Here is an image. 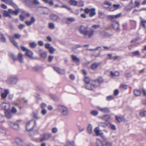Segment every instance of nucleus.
<instances>
[{"instance_id": "nucleus-1", "label": "nucleus", "mask_w": 146, "mask_h": 146, "mask_svg": "<svg viewBox=\"0 0 146 146\" xmlns=\"http://www.w3.org/2000/svg\"><path fill=\"white\" fill-rule=\"evenodd\" d=\"M79 32L84 35V37L86 38H92L94 36L95 31L91 29H89L88 27L81 25L78 28Z\"/></svg>"}, {"instance_id": "nucleus-2", "label": "nucleus", "mask_w": 146, "mask_h": 146, "mask_svg": "<svg viewBox=\"0 0 146 146\" xmlns=\"http://www.w3.org/2000/svg\"><path fill=\"white\" fill-rule=\"evenodd\" d=\"M58 108L62 115L64 116L68 115V110L67 108L65 106L60 105L58 106Z\"/></svg>"}, {"instance_id": "nucleus-3", "label": "nucleus", "mask_w": 146, "mask_h": 146, "mask_svg": "<svg viewBox=\"0 0 146 146\" xmlns=\"http://www.w3.org/2000/svg\"><path fill=\"white\" fill-rule=\"evenodd\" d=\"M36 124L35 121L33 119L29 121L26 124V130L28 131H31L33 128Z\"/></svg>"}, {"instance_id": "nucleus-4", "label": "nucleus", "mask_w": 146, "mask_h": 146, "mask_svg": "<svg viewBox=\"0 0 146 146\" xmlns=\"http://www.w3.org/2000/svg\"><path fill=\"white\" fill-rule=\"evenodd\" d=\"M18 78L16 76L9 77L6 80V82L9 84H15L18 81Z\"/></svg>"}, {"instance_id": "nucleus-5", "label": "nucleus", "mask_w": 146, "mask_h": 146, "mask_svg": "<svg viewBox=\"0 0 146 146\" xmlns=\"http://www.w3.org/2000/svg\"><path fill=\"white\" fill-rule=\"evenodd\" d=\"M7 123L11 128L15 131H18L19 130L20 127L18 124L10 121H8Z\"/></svg>"}, {"instance_id": "nucleus-6", "label": "nucleus", "mask_w": 146, "mask_h": 146, "mask_svg": "<svg viewBox=\"0 0 146 146\" xmlns=\"http://www.w3.org/2000/svg\"><path fill=\"white\" fill-rule=\"evenodd\" d=\"M7 123L11 128L15 131H18L19 130L20 127L18 124L10 121H8Z\"/></svg>"}, {"instance_id": "nucleus-7", "label": "nucleus", "mask_w": 146, "mask_h": 146, "mask_svg": "<svg viewBox=\"0 0 146 146\" xmlns=\"http://www.w3.org/2000/svg\"><path fill=\"white\" fill-rule=\"evenodd\" d=\"M76 19L74 17H68L63 19H62V22L64 23H65L67 24H70L71 23L74 22Z\"/></svg>"}, {"instance_id": "nucleus-8", "label": "nucleus", "mask_w": 146, "mask_h": 146, "mask_svg": "<svg viewBox=\"0 0 146 146\" xmlns=\"http://www.w3.org/2000/svg\"><path fill=\"white\" fill-rule=\"evenodd\" d=\"M52 135L50 133H47L43 134L41 138L40 139V141L42 142L48 140L49 138L52 137Z\"/></svg>"}, {"instance_id": "nucleus-9", "label": "nucleus", "mask_w": 146, "mask_h": 146, "mask_svg": "<svg viewBox=\"0 0 146 146\" xmlns=\"http://www.w3.org/2000/svg\"><path fill=\"white\" fill-rule=\"evenodd\" d=\"M50 18L54 21L57 22H59L60 20V19L57 15L54 14H51L50 16Z\"/></svg>"}, {"instance_id": "nucleus-10", "label": "nucleus", "mask_w": 146, "mask_h": 146, "mask_svg": "<svg viewBox=\"0 0 146 146\" xmlns=\"http://www.w3.org/2000/svg\"><path fill=\"white\" fill-rule=\"evenodd\" d=\"M33 1H34V2L32 1V2H30L29 1H26V5L29 7H34V4H39L40 3L38 0H33Z\"/></svg>"}, {"instance_id": "nucleus-11", "label": "nucleus", "mask_w": 146, "mask_h": 146, "mask_svg": "<svg viewBox=\"0 0 146 146\" xmlns=\"http://www.w3.org/2000/svg\"><path fill=\"white\" fill-rule=\"evenodd\" d=\"M15 141L18 145L20 146H26L24 143L23 140L21 138H17L15 139Z\"/></svg>"}, {"instance_id": "nucleus-12", "label": "nucleus", "mask_w": 146, "mask_h": 146, "mask_svg": "<svg viewBox=\"0 0 146 146\" xmlns=\"http://www.w3.org/2000/svg\"><path fill=\"white\" fill-rule=\"evenodd\" d=\"M1 108L6 111H8L10 108V105L9 104L3 102L1 104Z\"/></svg>"}, {"instance_id": "nucleus-13", "label": "nucleus", "mask_w": 146, "mask_h": 146, "mask_svg": "<svg viewBox=\"0 0 146 146\" xmlns=\"http://www.w3.org/2000/svg\"><path fill=\"white\" fill-rule=\"evenodd\" d=\"M122 15L121 13H119L115 15H110V20L111 21H115L117 19L119 18Z\"/></svg>"}, {"instance_id": "nucleus-14", "label": "nucleus", "mask_w": 146, "mask_h": 146, "mask_svg": "<svg viewBox=\"0 0 146 146\" xmlns=\"http://www.w3.org/2000/svg\"><path fill=\"white\" fill-rule=\"evenodd\" d=\"M112 27L115 30L119 31L120 29L119 28V25L118 23L115 22L111 25Z\"/></svg>"}, {"instance_id": "nucleus-15", "label": "nucleus", "mask_w": 146, "mask_h": 146, "mask_svg": "<svg viewBox=\"0 0 146 146\" xmlns=\"http://www.w3.org/2000/svg\"><path fill=\"white\" fill-rule=\"evenodd\" d=\"M96 145L97 146H104L105 145L109 146L110 143H106L105 145L103 144L102 142L100 140L97 139L96 142Z\"/></svg>"}, {"instance_id": "nucleus-16", "label": "nucleus", "mask_w": 146, "mask_h": 146, "mask_svg": "<svg viewBox=\"0 0 146 146\" xmlns=\"http://www.w3.org/2000/svg\"><path fill=\"white\" fill-rule=\"evenodd\" d=\"M5 113V117L8 119L11 118L13 117L12 113L9 110L6 111Z\"/></svg>"}, {"instance_id": "nucleus-17", "label": "nucleus", "mask_w": 146, "mask_h": 146, "mask_svg": "<svg viewBox=\"0 0 146 146\" xmlns=\"http://www.w3.org/2000/svg\"><path fill=\"white\" fill-rule=\"evenodd\" d=\"M8 11L10 14L11 15H18L19 13V11L18 9L15 10H13L12 9H9L8 10Z\"/></svg>"}, {"instance_id": "nucleus-18", "label": "nucleus", "mask_w": 146, "mask_h": 146, "mask_svg": "<svg viewBox=\"0 0 146 146\" xmlns=\"http://www.w3.org/2000/svg\"><path fill=\"white\" fill-rule=\"evenodd\" d=\"M100 64V63L99 62H96L94 63L91 66L92 69L94 70H96L97 67L99 66Z\"/></svg>"}, {"instance_id": "nucleus-19", "label": "nucleus", "mask_w": 146, "mask_h": 146, "mask_svg": "<svg viewBox=\"0 0 146 146\" xmlns=\"http://www.w3.org/2000/svg\"><path fill=\"white\" fill-rule=\"evenodd\" d=\"M120 5L119 4H114L112 7L110 8V11H113L119 8Z\"/></svg>"}, {"instance_id": "nucleus-20", "label": "nucleus", "mask_w": 146, "mask_h": 146, "mask_svg": "<svg viewBox=\"0 0 146 146\" xmlns=\"http://www.w3.org/2000/svg\"><path fill=\"white\" fill-rule=\"evenodd\" d=\"M102 118L104 119L106 123H108L110 124L109 119H110V115H105L101 117Z\"/></svg>"}, {"instance_id": "nucleus-21", "label": "nucleus", "mask_w": 146, "mask_h": 146, "mask_svg": "<svg viewBox=\"0 0 146 146\" xmlns=\"http://www.w3.org/2000/svg\"><path fill=\"white\" fill-rule=\"evenodd\" d=\"M2 1L5 2L6 3L9 4L10 5L13 6L15 7V6H16L15 4L13 2V0H1Z\"/></svg>"}, {"instance_id": "nucleus-22", "label": "nucleus", "mask_w": 146, "mask_h": 146, "mask_svg": "<svg viewBox=\"0 0 146 146\" xmlns=\"http://www.w3.org/2000/svg\"><path fill=\"white\" fill-rule=\"evenodd\" d=\"M35 21V19L34 17H32L31 18V21H25V23L28 26H30Z\"/></svg>"}, {"instance_id": "nucleus-23", "label": "nucleus", "mask_w": 146, "mask_h": 146, "mask_svg": "<svg viewBox=\"0 0 146 146\" xmlns=\"http://www.w3.org/2000/svg\"><path fill=\"white\" fill-rule=\"evenodd\" d=\"M94 131L97 136H101L102 133H101V130H100L99 127H96L94 129Z\"/></svg>"}, {"instance_id": "nucleus-24", "label": "nucleus", "mask_w": 146, "mask_h": 146, "mask_svg": "<svg viewBox=\"0 0 146 146\" xmlns=\"http://www.w3.org/2000/svg\"><path fill=\"white\" fill-rule=\"evenodd\" d=\"M9 93V91L8 90H4V92L1 94V96L3 99L5 98L7 96V95Z\"/></svg>"}, {"instance_id": "nucleus-25", "label": "nucleus", "mask_w": 146, "mask_h": 146, "mask_svg": "<svg viewBox=\"0 0 146 146\" xmlns=\"http://www.w3.org/2000/svg\"><path fill=\"white\" fill-rule=\"evenodd\" d=\"M23 55L21 53H19L17 56V60L21 63L23 62Z\"/></svg>"}, {"instance_id": "nucleus-26", "label": "nucleus", "mask_w": 146, "mask_h": 146, "mask_svg": "<svg viewBox=\"0 0 146 146\" xmlns=\"http://www.w3.org/2000/svg\"><path fill=\"white\" fill-rule=\"evenodd\" d=\"M33 54V52L31 50L28 49L26 52L25 55L29 58H32Z\"/></svg>"}, {"instance_id": "nucleus-27", "label": "nucleus", "mask_w": 146, "mask_h": 146, "mask_svg": "<svg viewBox=\"0 0 146 146\" xmlns=\"http://www.w3.org/2000/svg\"><path fill=\"white\" fill-rule=\"evenodd\" d=\"M85 87L87 89L90 90H92L93 88H94L91 84V82L90 81V83L87 84L85 85Z\"/></svg>"}, {"instance_id": "nucleus-28", "label": "nucleus", "mask_w": 146, "mask_h": 146, "mask_svg": "<svg viewBox=\"0 0 146 146\" xmlns=\"http://www.w3.org/2000/svg\"><path fill=\"white\" fill-rule=\"evenodd\" d=\"M102 6L105 8H108L110 7V2L108 1H106L102 5Z\"/></svg>"}, {"instance_id": "nucleus-29", "label": "nucleus", "mask_w": 146, "mask_h": 146, "mask_svg": "<svg viewBox=\"0 0 146 146\" xmlns=\"http://www.w3.org/2000/svg\"><path fill=\"white\" fill-rule=\"evenodd\" d=\"M96 9L93 8L90 9V16L92 17L96 14Z\"/></svg>"}, {"instance_id": "nucleus-30", "label": "nucleus", "mask_w": 146, "mask_h": 146, "mask_svg": "<svg viewBox=\"0 0 146 146\" xmlns=\"http://www.w3.org/2000/svg\"><path fill=\"white\" fill-rule=\"evenodd\" d=\"M91 82L94 88L98 86L100 84L99 83H98V80H91Z\"/></svg>"}, {"instance_id": "nucleus-31", "label": "nucleus", "mask_w": 146, "mask_h": 146, "mask_svg": "<svg viewBox=\"0 0 146 146\" xmlns=\"http://www.w3.org/2000/svg\"><path fill=\"white\" fill-rule=\"evenodd\" d=\"M99 109L100 111L104 113H107L109 111V109L107 108H99Z\"/></svg>"}, {"instance_id": "nucleus-32", "label": "nucleus", "mask_w": 146, "mask_h": 146, "mask_svg": "<svg viewBox=\"0 0 146 146\" xmlns=\"http://www.w3.org/2000/svg\"><path fill=\"white\" fill-rule=\"evenodd\" d=\"M42 11H43V14L45 15H47L50 12V10L47 7L43 8Z\"/></svg>"}, {"instance_id": "nucleus-33", "label": "nucleus", "mask_w": 146, "mask_h": 146, "mask_svg": "<svg viewBox=\"0 0 146 146\" xmlns=\"http://www.w3.org/2000/svg\"><path fill=\"white\" fill-rule=\"evenodd\" d=\"M71 58L72 60L74 62H80V60L79 58H77L76 56L74 55H72Z\"/></svg>"}, {"instance_id": "nucleus-34", "label": "nucleus", "mask_w": 146, "mask_h": 146, "mask_svg": "<svg viewBox=\"0 0 146 146\" xmlns=\"http://www.w3.org/2000/svg\"><path fill=\"white\" fill-rule=\"evenodd\" d=\"M109 124L108 123L100 122L98 123V126L100 127H106L107 126H108Z\"/></svg>"}, {"instance_id": "nucleus-35", "label": "nucleus", "mask_w": 146, "mask_h": 146, "mask_svg": "<svg viewBox=\"0 0 146 146\" xmlns=\"http://www.w3.org/2000/svg\"><path fill=\"white\" fill-rule=\"evenodd\" d=\"M0 41L2 42H5L6 41L4 35L0 33Z\"/></svg>"}, {"instance_id": "nucleus-36", "label": "nucleus", "mask_w": 146, "mask_h": 146, "mask_svg": "<svg viewBox=\"0 0 146 146\" xmlns=\"http://www.w3.org/2000/svg\"><path fill=\"white\" fill-rule=\"evenodd\" d=\"M39 55L41 58L43 60H45L47 57V54L46 52H44L42 53H39Z\"/></svg>"}, {"instance_id": "nucleus-37", "label": "nucleus", "mask_w": 146, "mask_h": 146, "mask_svg": "<svg viewBox=\"0 0 146 146\" xmlns=\"http://www.w3.org/2000/svg\"><path fill=\"white\" fill-rule=\"evenodd\" d=\"M133 92L134 95L136 96H139L141 94V91L139 90H134Z\"/></svg>"}, {"instance_id": "nucleus-38", "label": "nucleus", "mask_w": 146, "mask_h": 146, "mask_svg": "<svg viewBox=\"0 0 146 146\" xmlns=\"http://www.w3.org/2000/svg\"><path fill=\"white\" fill-rule=\"evenodd\" d=\"M110 75L112 77H113L115 76H118L119 75V73L118 72H115L114 73L111 72Z\"/></svg>"}, {"instance_id": "nucleus-39", "label": "nucleus", "mask_w": 146, "mask_h": 146, "mask_svg": "<svg viewBox=\"0 0 146 146\" xmlns=\"http://www.w3.org/2000/svg\"><path fill=\"white\" fill-rule=\"evenodd\" d=\"M29 46L32 48H34L36 47L37 45V44L35 42H32L29 43Z\"/></svg>"}, {"instance_id": "nucleus-40", "label": "nucleus", "mask_w": 146, "mask_h": 146, "mask_svg": "<svg viewBox=\"0 0 146 146\" xmlns=\"http://www.w3.org/2000/svg\"><path fill=\"white\" fill-rule=\"evenodd\" d=\"M131 55L132 56H138L140 55L139 51L138 50L135 52H132L131 53Z\"/></svg>"}, {"instance_id": "nucleus-41", "label": "nucleus", "mask_w": 146, "mask_h": 146, "mask_svg": "<svg viewBox=\"0 0 146 146\" xmlns=\"http://www.w3.org/2000/svg\"><path fill=\"white\" fill-rule=\"evenodd\" d=\"M3 15L5 17H11V15H10V13L9 11H4L3 12Z\"/></svg>"}, {"instance_id": "nucleus-42", "label": "nucleus", "mask_w": 146, "mask_h": 146, "mask_svg": "<svg viewBox=\"0 0 146 146\" xmlns=\"http://www.w3.org/2000/svg\"><path fill=\"white\" fill-rule=\"evenodd\" d=\"M115 117L116 120L119 122H121L124 120V118L121 117L116 116Z\"/></svg>"}, {"instance_id": "nucleus-43", "label": "nucleus", "mask_w": 146, "mask_h": 146, "mask_svg": "<svg viewBox=\"0 0 146 146\" xmlns=\"http://www.w3.org/2000/svg\"><path fill=\"white\" fill-rule=\"evenodd\" d=\"M87 130L88 133L90 134H91L92 132V126L91 124H89L87 127Z\"/></svg>"}, {"instance_id": "nucleus-44", "label": "nucleus", "mask_w": 146, "mask_h": 146, "mask_svg": "<svg viewBox=\"0 0 146 146\" xmlns=\"http://www.w3.org/2000/svg\"><path fill=\"white\" fill-rule=\"evenodd\" d=\"M48 27L51 29H54L55 28L54 24L53 23H50L48 24Z\"/></svg>"}, {"instance_id": "nucleus-45", "label": "nucleus", "mask_w": 146, "mask_h": 146, "mask_svg": "<svg viewBox=\"0 0 146 146\" xmlns=\"http://www.w3.org/2000/svg\"><path fill=\"white\" fill-rule=\"evenodd\" d=\"M139 114L140 116L142 117H146V111L145 110H142L139 113Z\"/></svg>"}, {"instance_id": "nucleus-46", "label": "nucleus", "mask_w": 146, "mask_h": 146, "mask_svg": "<svg viewBox=\"0 0 146 146\" xmlns=\"http://www.w3.org/2000/svg\"><path fill=\"white\" fill-rule=\"evenodd\" d=\"M67 144L68 146H74V143L73 141H67Z\"/></svg>"}, {"instance_id": "nucleus-47", "label": "nucleus", "mask_w": 146, "mask_h": 146, "mask_svg": "<svg viewBox=\"0 0 146 146\" xmlns=\"http://www.w3.org/2000/svg\"><path fill=\"white\" fill-rule=\"evenodd\" d=\"M69 3L70 5L74 6H75L77 4V2L76 1L73 0H70L69 2Z\"/></svg>"}, {"instance_id": "nucleus-48", "label": "nucleus", "mask_w": 146, "mask_h": 146, "mask_svg": "<svg viewBox=\"0 0 146 146\" xmlns=\"http://www.w3.org/2000/svg\"><path fill=\"white\" fill-rule=\"evenodd\" d=\"M98 16L101 19H103L105 17V15L103 13L99 12L98 13Z\"/></svg>"}, {"instance_id": "nucleus-49", "label": "nucleus", "mask_w": 146, "mask_h": 146, "mask_svg": "<svg viewBox=\"0 0 146 146\" xmlns=\"http://www.w3.org/2000/svg\"><path fill=\"white\" fill-rule=\"evenodd\" d=\"M48 50L49 52L51 54H52L54 53L55 50V49L52 46L50 47Z\"/></svg>"}, {"instance_id": "nucleus-50", "label": "nucleus", "mask_w": 146, "mask_h": 146, "mask_svg": "<svg viewBox=\"0 0 146 146\" xmlns=\"http://www.w3.org/2000/svg\"><path fill=\"white\" fill-rule=\"evenodd\" d=\"M141 25H142L144 28L146 27V20L144 21L141 20Z\"/></svg>"}, {"instance_id": "nucleus-51", "label": "nucleus", "mask_w": 146, "mask_h": 146, "mask_svg": "<svg viewBox=\"0 0 146 146\" xmlns=\"http://www.w3.org/2000/svg\"><path fill=\"white\" fill-rule=\"evenodd\" d=\"M90 114L93 115L95 116L98 114V112L97 111L92 110L91 111Z\"/></svg>"}, {"instance_id": "nucleus-52", "label": "nucleus", "mask_w": 146, "mask_h": 146, "mask_svg": "<svg viewBox=\"0 0 146 146\" xmlns=\"http://www.w3.org/2000/svg\"><path fill=\"white\" fill-rule=\"evenodd\" d=\"M132 8V7H131L130 5H127L126 7L125 8V11H127L129 10H131Z\"/></svg>"}, {"instance_id": "nucleus-53", "label": "nucleus", "mask_w": 146, "mask_h": 146, "mask_svg": "<svg viewBox=\"0 0 146 146\" xmlns=\"http://www.w3.org/2000/svg\"><path fill=\"white\" fill-rule=\"evenodd\" d=\"M21 37V35L18 33H15L14 35V37L16 39H19Z\"/></svg>"}, {"instance_id": "nucleus-54", "label": "nucleus", "mask_w": 146, "mask_h": 146, "mask_svg": "<svg viewBox=\"0 0 146 146\" xmlns=\"http://www.w3.org/2000/svg\"><path fill=\"white\" fill-rule=\"evenodd\" d=\"M97 80H98V83H99L100 84L104 81L103 79L101 77H99Z\"/></svg>"}, {"instance_id": "nucleus-55", "label": "nucleus", "mask_w": 146, "mask_h": 146, "mask_svg": "<svg viewBox=\"0 0 146 146\" xmlns=\"http://www.w3.org/2000/svg\"><path fill=\"white\" fill-rule=\"evenodd\" d=\"M84 81L86 84L89 83L90 82V78L88 77H85L84 79Z\"/></svg>"}, {"instance_id": "nucleus-56", "label": "nucleus", "mask_w": 146, "mask_h": 146, "mask_svg": "<svg viewBox=\"0 0 146 146\" xmlns=\"http://www.w3.org/2000/svg\"><path fill=\"white\" fill-rule=\"evenodd\" d=\"M101 27V25H94L92 26V28L94 29H97L100 28Z\"/></svg>"}, {"instance_id": "nucleus-57", "label": "nucleus", "mask_w": 146, "mask_h": 146, "mask_svg": "<svg viewBox=\"0 0 146 146\" xmlns=\"http://www.w3.org/2000/svg\"><path fill=\"white\" fill-rule=\"evenodd\" d=\"M58 73L60 74H65V71L64 70L59 69Z\"/></svg>"}, {"instance_id": "nucleus-58", "label": "nucleus", "mask_w": 146, "mask_h": 146, "mask_svg": "<svg viewBox=\"0 0 146 146\" xmlns=\"http://www.w3.org/2000/svg\"><path fill=\"white\" fill-rule=\"evenodd\" d=\"M135 7L139 8V6L140 4V2L138 1H135Z\"/></svg>"}, {"instance_id": "nucleus-59", "label": "nucleus", "mask_w": 146, "mask_h": 146, "mask_svg": "<svg viewBox=\"0 0 146 146\" xmlns=\"http://www.w3.org/2000/svg\"><path fill=\"white\" fill-rule=\"evenodd\" d=\"M110 128L112 130H115L116 129V127L113 124H110Z\"/></svg>"}, {"instance_id": "nucleus-60", "label": "nucleus", "mask_w": 146, "mask_h": 146, "mask_svg": "<svg viewBox=\"0 0 146 146\" xmlns=\"http://www.w3.org/2000/svg\"><path fill=\"white\" fill-rule=\"evenodd\" d=\"M12 43L14 45L16 46L17 48L18 49H19V47L17 43L15 41V40L12 42Z\"/></svg>"}, {"instance_id": "nucleus-61", "label": "nucleus", "mask_w": 146, "mask_h": 146, "mask_svg": "<svg viewBox=\"0 0 146 146\" xmlns=\"http://www.w3.org/2000/svg\"><path fill=\"white\" fill-rule=\"evenodd\" d=\"M52 46H51L50 43H47L45 44V47L48 50Z\"/></svg>"}, {"instance_id": "nucleus-62", "label": "nucleus", "mask_w": 146, "mask_h": 146, "mask_svg": "<svg viewBox=\"0 0 146 146\" xmlns=\"http://www.w3.org/2000/svg\"><path fill=\"white\" fill-rule=\"evenodd\" d=\"M54 58V56L51 55H50L48 57V61L49 62H51L52 61L53 59Z\"/></svg>"}, {"instance_id": "nucleus-63", "label": "nucleus", "mask_w": 146, "mask_h": 146, "mask_svg": "<svg viewBox=\"0 0 146 146\" xmlns=\"http://www.w3.org/2000/svg\"><path fill=\"white\" fill-rule=\"evenodd\" d=\"M17 110L15 107H13L11 111V113H15L17 112Z\"/></svg>"}, {"instance_id": "nucleus-64", "label": "nucleus", "mask_w": 146, "mask_h": 146, "mask_svg": "<svg viewBox=\"0 0 146 146\" xmlns=\"http://www.w3.org/2000/svg\"><path fill=\"white\" fill-rule=\"evenodd\" d=\"M38 44L40 46H42L44 45V42L42 40H39L38 42Z\"/></svg>"}]
</instances>
